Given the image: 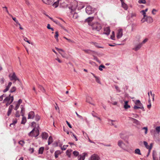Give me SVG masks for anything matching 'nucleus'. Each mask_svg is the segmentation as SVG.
Listing matches in <instances>:
<instances>
[{
    "label": "nucleus",
    "mask_w": 160,
    "mask_h": 160,
    "mask_svg": "<svg viewBox=\"0 0 160 160\" xmlns=\"http://www.w3.org/2000/svg\"><path fill=\"white\" fill-rule=\"evenodd\" d=\"M78 6V2L76 1H73L72 2L70 5V6L68 7V8L70 11L71 12L72 14H73V18L75 19L77 18L78 16L77 13L73 12L76 9Z\"/></svg>",
    "instance_id": "1"
},
{
    "label": "nucleus",
    "mask_w": 160,
    "mask_h": 160,
    "mask_svg": "<svg viewBox=\"0 0 160 160\" xmlns=\"http://www.w3.org/2000/svg\"><path fill=\"white\" fill-rule=\"evenodd\" d=\"M139 38V36L136 37L133 42V45L134 47L132 48V49L136 51L138 50L140 48V41Z\"/></svg>",
    "instance_id": "2"
},
{
    "label": "nucleus",
    "mask_w": 160,
    "mask_h": 160,
    "mask_svg": "<svg viewBox=\"0 0 160 160\" xmlns=\"http://www.w3.org/2000/svg\"><path fill=\"white\" fill-rule=\"evenodd\" d=\"M92 27L93 30L97 31H99L102 28V26L98 22H96L93 25Z\"/></svg>",
    "instance_id": "3"
},
{
    "label": "nucleus",
    "mask_w": 160,
    "mask_h": 160,
    "mask_svg": "<svg viewBox=\"0 0 160 160\" xmlns=\"http://www.w3.org/2000/svg\"><path fill=\"white\" fill-rule=\"evenodd\" d=\"M153 20L151 16H147L144 18H142L141 20V22L142 23L146 21L148 23H151L153 22Z\"/></svg>",
    "instance_id": "4"
},
{
    "label": "nucleus",
    "mask_w": 160,
    "mask_h": 160,
    "mask_svg": "<svg viewBox=\"0 0 160 160\" xmlns=\"http://www.w3.org/2000/svg\"><path fill=\"white\" fill-rule=\"evenodd\" d=\"M143 144L145 147L148 149V154L147 155V156H148L149 154L150 151L152 148V143H151L150 144V146H149L148 145V143L146 141L143 142Z\"/></svg>",
    "instance_id": "5"
},
{
    "label": "nucleus",
    "mask_w": 160,
    "mask_h": 160,
    "mask_svg": "<svg viewBox=\"0 0 160 160\" xmlns=\"http://www.w3.org/2000/svg\"><path fill=\"white\" fill-rule=\"evenodd\" d=\"M86 12L88 14L90 15L94 13V11L91 6H89L86 8Z\"/></svg>",
    "instance_id": "6"
},
{
    "label": "nucleus",
    "mask_w": 160,
    "mask_h": 160,
    "mask_svg": "<svg viewBox=\"0 0 160 160\" xmlns=\"http://www.w3.org/2000/svg\"><path fill=\"white\" fill-rule=\"evenodd\" d=\"M12 99L13 101L14 100L13 97V96H11L10 94L9 96L6 97L3 100V103H5L6 102H11Z\"/></svg>",
    "instance_id": "7"
},
{
    "label": "nucleus",
    "mask_w": 160,
    "mask_h": 160,
    "mask_svg": "<svg viewBox=\"0 0 160 160\" xmlns=\"http://www.w3.org/2000/svg\"><path fill=\"white\" fill-rule=\"evenodd\" d=\"M118 145L122 149L128 151V150L125 149V144L122 140H119L118 141Z\"/></svg>",
    "instance_id": "8"
},
{
    "label": "nucleus",
    "mask_w": 160,
    "mask_h": 160,
    "mask_svg": "<svg viewBox=\"0 0 160 160\" xmlns=\"http://www.w3.org/2000/svg\"><path fill=\"white\" fill-rule=\"evenodd\" d=\"M126 133V132L125 131H123L121 132L119 134L120 138L124 140L126 139L127 138Z\"/></svg>",
    "instance_id": "9"
},
{
    "label": "nucleus",
    "mask_w": 160,
    "mask_h": 160,
    "mask_svg": "<svg viewBox=\"0 0 160 160\" xmlns=\"http://www.w3.org/2000/svg\"><path fill=\"white\" fill-rule=\"evenodd\" d=\"M103 29L104 32L103 33V34H106L108 36L110 34V30L109 27H104Z\"/></svg>",
    "instance_id": "10"
},
{
    "label": "nucleus",
    "mask_w": 160,
    "mask_h": 160,
    "mask_svg": "<svg viewBox=\"0 0 160 160\" xmlns=\"http://www.w3.org/2000/svg\"><path fill=\"white\" fill-rule=\"evenodd\" d=\"M9 77H10V79L11 80H14L15 81H16L17 80L19 81L18 78L17 77V76L15 75V72H13L12 75L11 76V75H9Z\"/></svg>",
    "instance_id": "11"
},
{
    "label": "nucleus",
    "mask_w": 160,
    "mask_h": 160,
    "mask_svg": "<svg viewBox=\"0 0 160 160\" xmlns=\"http://www.w3.org/2000/svg\"><path fill=\"white\" fill-rule=\"evenodd\" d=\"M122 29H118L117 35V38L118 39L121 38L122 36Z\"/></svg>",
    "instance_id": "12"
},
{
    "label": "nucleus",
    "mask_w": 160,
    "mask_h": 160,
    "mask_svg": "<svg viewBox=\"0 0 160 160\" xmlns=\"http://www.w3.org/2000/svg\"><path fill=\"white\" fill-rule=\"evenodd\" d=\"M99 159L98 156L95 154L92 155L90 158V160H99Z\"/></svg>",
    "instance_id": "13"
},
{
    "label": "nucleus",
    "mask_w": 160,
    "mask_h": 160,
    "mask_svg": "<svg viewBox=\"0 0 160 160\" xmlns=\"http://www.w3.org/2000/svg\"><path fill=\"white\" fill-rule=\"evenodd\" d=\"M35 116V114L34 112L31 111L28 114V118L33 119Z\"/></svg>",
    "instance_id": "14"
},
{
    "label": "nucleus",
    "mask_w": 160,
    "mask_h": 160,
    "mask_svg": "<svg viewBox=\"0 0 160 160\" xmlns=\"http://www.w3.org/2000/svg\"><path fill=\"white\" fill-rule=\"evenodd\" d=\"M42 1L47 4H52L54 2V0H42Z\"/></svg>",
    "instance_id": "15"
},
{
    "label": "nucleus",
    "mask_w": 160,
    "mask_h": 160,
    "mask_svg": "<svg viewBox=\"0 0 160 160\" xmlns=\"http://www.w3.org/2000/svg\"><path fill=\"white\" fill-rule=\"evenodd\" d=\"M36 123L34 122H33L32 123V126L34 128L28 134V135L29 136H31V134L32 133H33V132L35 130V127H36Z\"/></svg>",
    "instance_id": "16"
},
{
    "label": "nucleus",
    "mask_w": 160,
    "mask_h": 160,
    "mask_svg": "<svg viewBox=\"0 0 160 160\" xmlns=\"http://www.w3.org/2000/svg\"><path fill=\"white\" fill-rule=\"evenodd\" d=\"M87 153H83L82 154V155H80L78 156V160H84L85 158V156L87 155Z\"/></svg>",
    "instance_id": "17"
},
{
    "label": "nucleus",
    "mask_w": 160,
    "mask_h": 160,
    "mask_svg": "<svg viewBox=\"0 0 160 160\" xmlns=\"http://www.w3.org/2000/svg\"><path fill=\"white\" fill-rule=\"evenodd\" d=\"M107 120L108 124L112 126H114V122H117L116 120H112L109 118H108Z\"/></svg>",
    "instance_id": "18"
},
{
    "label": "nucleus",
    "mask_w": 160,
    "mask_h": 160,
    "mask_svg": "<svg viewBox=\"0 0 160 160\" xmlns=\"http://www.w3.org/2000/svg\"><path fill=\"white\" fill-rule=\"evenodd\" d=\"M13 106L12 105H10L9 106L7 112L8 116L10 115L12 111V109L13 108Z\"/></svg>",
    "instance_id": "19"
},
{
    "label": "nucleus",
    "mask_w": 160,
    "mask_h": 160,
    "mask_svg": "<svg viewBox=\"0 0 160 160\" xmlns=\"http://www.w3.org/2000/svg\"><path fill=\"white\" fill-rule=\"evenodd\" d=\"M38 128L39 126L38 125V126L37 128H36V127H35V128L34 131H35V133H36V135L34 136V137L35 138H36L37 137H38L39 134Z\"/></svg>",
    "instance_id": "20"
},
{
    "label": "nucleus",
    "mask_w": 160,
    "mask_h": 160,
    "mask_svg": "<svg viewBox=\"0 0 160 160\" xmlns=\"http://www.w3.org/2000/svg\"><path fill=\"white\" fill-rule=\"evenodd\" d=\"M42 137L43 139H47L48 137V134L47 133L44 132L42 133Z\"/></svg>",
    "instance_id": "21"
},
{
    "label": "nucleus",
    "mask_w": 160,
    "mask_h": 160,
    "mask_svg": "<svg viewBox=\"0 0 160 160\" xmlns=\"http://www.w3.org/2000/svg\"><path fill=\"white\" fill-rule=\"evenodd\" d=\"M128 101H127L125 102L124 108L125 109H127L130 107V106L128 104Z\"/></svg>",
    "instance_id": "22"
},
{
    "label": "nucleus",
    "mask_w": 160,
    "mask_h": 160,
    "mask_svg": "<svg viewBox=\"0 0 160 160\" xmlns=\"http://www.w3.org/2000/svg\"><path fill=\"white\" fill-rule=\"evenodd\" d=\"M130 120L133 122V123L136 124L137 125L139 124V121L134 118H131Z\"/></svg>",
    "instance_id": "23"
},
{
    "label": "nucleus",
    "mask_w": 160,
    "mask_h": 160,
    "mask_svg": "<svg viewBox=\"0 0 160 160\" xmlns=\"http://www.w3.org/2000/svg\"><path fill=\"white\" fill-rule=\"evenodd\" d=\"M122 6L125 10H127L128 9V5L124 2L122 3Z\"/></svg>",
    "instance_id": "24"
},
{
    "label": "nucleus",
    "mask_w": 160,
    "mask_h": 160,
    "mask_svg": "<svg viewBox=\"0 0 160 160\" xmlns=\"http://www.w3.org/2000/svg\"><path fill=\"white\" fill-rule=\"evenodd\" d=\"M93 19V17H89L86 19L85 20V21L88 22V23L92 21Z\"/></svg>",
    "instance_id": "25"
},
{
    "label": "nucleus",
    "mask_w": 160,
    "mask_h": 160,
    "mask_svg": "<svg viewBox=\"0 0 160 160\" xmlns=\"http://www.w3.org/2000/svg\"><path fill=\"white\" fill-rule=\"evenodd\" d=\"M92 99V98L89 96H88L86 98V102H87L88 103H90V104H92L93 105H94L92 103L90 102V100Z\"/></svg>",
    "instance_id": "26"
},
{
    "label": "nucleus",
    "mask_w": 160,
    "mask_h": 160,
    "mask_svg": "<svg viewBox=\"0 0 160 160\" xmlns=\"http://www.w3.org/2000/svg\"><path fill=\"white\" fill-rule=\"evenodd\" d=\"M44 149V148L43 147H41L38 150V153L40 154H42Z\"/></svg>",
    "instance_id": "27"
},
{
    "label": "nucleus",
    "mask_w": 160,
    "mask_h": 160,
    "mask_svg": "<svg viewBox=\"0 0 160 160\" xmlns=\"http://www.w3.org/2000/svg\"><path fill=\"white\" fill-rule=\"evenodd\" d=\"M27 121L26 118V117H23L22 118L21 121V123L22 124H25Z\"/></svg>",
    "instance_id": "28"
},
{
    "label": "nucleus",
    "mask_w": 160,
    "mask_h": 160,
    "mask_svg": "<svg viewBox=\"0 0 160 160\" xmlns=\"http://www.w3.org/2000/svg\"><path fill=\"white\" fill-rule=\"evenodd\" d=\"M52 138L51 136H50L48 140V144L49 145L52 142Z\"/></svg>",
    "instance_id": "29"
},
{
    "label": "nucleus",
    "mask_w": 160,
    "mask_h": 160,
    "mask_svg": "<svg viewBox=\"0 0 160 160\" xmlns=\"http://www.w3.org/2000/svg\"><path fill=\"white\" fill-rule=\"evenodd\" d=\"M158 11V9H153L152 11V13L153 15H155L156 14V12Z\"/></svg>",
    "instance_id": "30"
},
{
    "label": "nucleus",
    "mask_w": 160,
    "mask_h": 160,
    "mask_svg": "<svg viewBox=\"0 0 160 160\" xmlns=\"http://www.w3.org/2000/svg\"><path fill=\"white\" fill-rule=\"evenodd\" d=\"M59 0H58L56 2H55L53 4V6L55 8L57 7L58 5Z\"/></svg>",
    "instance_id": "31"
},
{
    "label": "nucleus",
    "mask_w": 160,
    "mask_h": 160,
    "mask_svg": "<svg viewBox=\"0 0 160 160\" xmlns=\"http://www.w3.org/2000/svg\"><path fill=\"white\" fill-rule=\"evenodd\" d=\"M20 108H21V115L23 116H24V113H23L22 112L23 111H24V108L23 107V106L22 105H21V106Z\"/></svg>",
    "instance_id": "32"
},
{
    "label": "nucleus",
    "mask_w": 160,
    "mask_h": 160,
    "mask_svg": "<svg viewBox=\"0 0 160 160\" xmlns=\"http://www.w3.org/2000/svg\"><path fill=\"white\" fill-rule=\"evenodd\" d=\"M141 13H142V14L143 15V18H144L147 16L146 15V12L144 11V10L141 11Z\"/></svg>",
    "instance_id": "33"
},
{
    "label": "nucleus",
    "mask_w": 160,
    "mask_h": 160,
    "mask_svg": "<svg viewBox=\"0 0 160 160\" xmlns=\"http://www.w3.org/2000/svg\"><path fill=\"white\" fill-rule=\"evenodd\" d=\"M70 134L72 136H73L74 138L76 141H77L78 140L77 137L73 133H72V132H70Z\"/></svg>",
    "instance_id": "34"
},
{
    "label": "nucleus",
    "mask_w": 160,
    "mask_h": 160,
    "mask_svg": "<svg viewBox=\"0 0 160 160\" xmlns=\"http://www.w3.org/2000/svg\"><path fill=\"white\" fill-rule=\"evenodd\" d=\"M72 150H67L66 152V154L69 157L70 156L71 153L72 152Z\"/></svg>",
    "instance_id": "35"
},
{
    "label": "nucleus",
    "mask_w": 160,
    "mask_h": 160,
    "mask_svg": "<svg viewBox=\"0 0 160 160\" xmlns=\"http://www.w3.org/2000/svg\"><path fill=\"white\" fill-rule=\"evenodd\" d=\"M102 68H105V66H104V65H101L99 66L98 69L100 71H102L103 70Z\"/></svg>",
    "instance_id": "36"
},
{
    "label": "nucleus",
    "mask_w": 160,
    "mask_h": 160,
    "mask_svg": "<svg viewBox=\"0 0 160 160\" xmlns=\"http://www.w3.org/2000/svg\"><path fill=\"white\" fill-rule=\"evenodd\" d=\"M55 34V38L56 40L58 41V31L56 32Z\"/></svg>",
    "instance_id": "37"
},
{
    "label": "nucleus",
    "mask_w": 160,
    "mask_h": 160,
    "mask_svg": "<svg viewBox=\"0 0 160 160\" xmlns=\"http://www.w3.org/2000/svg\"><path fill=\"white\" fill-rule=\"evenodd\" d=\"M63 38L67 40L68 42L70 43H74V41L73 40H71L70 39H68L66 37H64Z\"/></svg>",
    "instance_id": "38"
},
{
    "label": "nucleus",
    "mask_w": 160,
    "mask_h": 160,
    "mask_svg": "<svg viewBox=\"0 0 160 160\" xmlns=\"http://www.w3.org/2000/svg\"><path fill=\"white\" fill-rule=\"evenodd\" d=\"M16 88L15 87H13L10 89V92L11 93L14 92L16 91Z\"/></svg>",
    "instance_id": "39"
},
{
    "label": "nucleus",
    "mask_w": 160,
    "mask_h": 160,
    "mask_svg": "<svg viewBox=\"0 0 160 160\" xmlns=\"http://www.w3.org/2000/svg\"><path fill=\"white\" fill-rule=\"evenodd\" d=\"M157 133H159L160 132V126H157L155 128Z\"/></svg>",
    "instance_id": "40"
},
{
    "label": "nucleus",
    "mask_w": 160,
    "mask_h": 160,
    "mask_svg": "<svg viewBox=\"0 0 160 160\" xmlns=\"http://www.w3.org/2000/svg\"><path fill=\"white\" fill-rule=\"evenodd\" d=\"M135 153L140 155V150L139 149H136L135 150Z\"/></svg>",
    "instance_id": "41"
},
{
    "label": "nucleus",
    "mask_w": 160,
    "mask_h": 160,
    "mask_svg": "<svg viewBox=\"0 0 160 160\" xmlns=\"http://www.w3.org/2000/svg\"><path fill=\"white\" fill-rule=\"evenodd\" d=\"M142 130L144 131V133L145 134H147L148 131V128L147 127H145L142 128Z\"/></svg>",
    "instance_id": "42"
},
{
    "label": "nucleus",
    "mask_w": 160,
    "mask_h": 160,
    "mask_svg": "<svg viewBox=\"0 0 160 160\" xmlns=\"http://www.w3.org/2000/svg\"><path fill=\"white\" fill-rule=\"evenodd\" d=\"M94 45L96 47L98 48H103V47L102 46H99L98 45V43L96 42L95 43H94Z\"/></svg>",
    "instance_id": "43"
},
{
    "label": "nucleus",
    "mask_w": 160,
    "mask_h": 160,
    "mask_svg": "<svg viewBox=\"0 0 160 160\" xmlns=\"http://www.w3.org/2000/svg\"><path fill=\"white\" fill-rule=\"evenodd\" d=\"M38 88L42 92H45V90L44 88L42 86L39 85L38 87Z\"/></svg>",
    "instance_id": "44"
},
{
    "label": "nucleus",
    "mask_w": 160,
    "mask_h": 160,
    "mask_svg": "<svg viewBox=\"0 0 160 160\" xmlns=\"http://www.w3.org/2000/svg\"><path fill=\"white\" fill-rule=\"evenodd\" d=\"M40 119V117L38 115H37L35 117V120L36 121H38Z\"/></svg>",
    "instance_id": "45"
},
{
    "label": "nucleus",
    "mask_w": 160,
    "mask_h": 160,
    "mask_svg": "<svg viewBox=\"0 0 160 160\" xmlns=\"http://www.w3.org/2000/svg\"><path fill=\"white\" fill-rule=\"evenodd\" d=\"M17 120L16 119L15 120H13L12 123L10 124V126H11L12 125H15V124L17 123Z\"/></svg>",
    "instance_id": "46"
},
{
    "label": "nucleus",
    "mask_w": 160,
    "mask_h": 160,
    "mask_svg": "<svg viewBox=\"0 0 160 160\" xmlns=\"http://www.w3.org/2000/svg\"><path fill=\"white\" fill-rule=\"evenodd\" d=\"M95 80L98 83L101 84V82L100 81L99 78L98 77H95Z\"/></svg>",
    "instance_id": "47"
},
{
    "label": "nucleus",
    "mask_w": 160,
    "mask_h": 160,
    "mask_svg": "<svg viewBox=\"0 0 160 160\" xmlns=\"http://www.w3.org/2000/svg\"><path fill=\"white\" fill-rule=\"evenodd\" d=\"M83 50L86 53H90L91 50L89 49H83Z\"/></svg>",
    "instance_id": "48"
},
{
    "label": "nucleus",
    "mask_w": 160,
    "mask_h": 160,
    "mask_svg": "<svg viewBox=\"0 0 160 160\" xmlns=\"http://www.w3.org/2000/svg\"><path fill=\"white\" fill-rule=\"evenodd\" d=\"M10 87L8 85L6 87V88L3 91L4 92H7L9 89Z\"/></svg>",
    "instance_id": "49"
},
{
    "label": "nucleus",
    "mask_w": 160,
    "mask_h": 160,
    "mask_svg": "<svg viewBox=\"0 0 160 160\" xmlns=\"http://www.w3.org/2000/svg\"><path fill=\"white\" fill-rule=\"evenodd\" d=\"M19 144L21 145L22 146H23L25 143V142L24 141L21 140L18 142Z\"/></svg>",
    "instance_id": "50"
},
{
    "label": "nucleus",
    "mask_w": 160,
    "mask_h": 160,
    "mask_svg": "<svg viewBox=\"0 0 160 160\" xmlns=\"http://www.w3.org/2000/svg\"><path fill=\"white\" fill-rule=\"evenodd\" d=\"M148 41V39L147 38L145 39L141 43V46L143 44L145 43L147 41Z\"/></svg>",
    "instance_id": "51"
},
{
    "label": "nucleus",
    "mask_w": 160,
    "mask_h": 160,
    "mask_svg": "<svg viewBox=\"0 0 160 160\" xmlns=\"http://www.w3.org/2000/svg\"><path fill=\"white\" fill-rule=\"evenodd\" d=\"M73 154L74 155V156H78V155L79 152L78 151H74L73 152Z\"/></svg>",
    "instance_id": "52"
},
{
    "label": "nucleus",
    "mask_w": 160,
    "mask_h": 160,
    "mask_svg": "<svg viewBox=\"0 0 160 160\" xmlns=\"http://www.w3.org/2000/svg\"><path fill=\"white\" fill-rule=\"evenodd\" d=\"M20 116L19 111H17L15 114L16 117L18 118L20 117Z\"/></svg>",
    "instance_id": "53"
},
{
    "label": "nucleus",
    "mask_w": 160,
    "mask_h": 160,
    "mask_svg": "<svg viewBox=\"0 0 160 160\" xmlns=\"http://www.w3.org/2000/svg\"><path fill=\"white\" fill-rule=\"evenodd\" d=\"M75 113L76 114L77 117L79 118H80V119H83V117L82 116L79 115L78 113L77 112H75Z\"/></svg>",
    "instance_id": "54"
},
{
    "label": "nucleus",
    "mask_w": 160,
    "mask_h": 160,
    "mask_svg": "<svg viewBox=\"0 0 160 160\" xmlns=\"http://www.w3.org/2000/svg\"><path fill=\"white\" fill-rule=\"evenodd\" d=\"M68 146V145H63V146L61 148L62 150H65L66 149L67 147Z\"/></svg>",
    "instance_id": "55"
},
{
    "label": "nucleus",
    "mask_w": 160,
    "mask_h": 160,
    "mask_svg": "<svg viewBox=\"0 0 160 160\" xmlns=\"http://www.w3.org/2000/svg\"><path fill=\"white\" fill-rule=\"evenodd\" d=\"M115 88L116 89L117 91L118 92H120V89L119 87L117 85L115 86Z\"/></svg>",
    "instance_id": "56"
},
{
    "label": "nucleus",
    "mask_w": 160,
    "mask_h": 160,
    "mask_svg": "<svg viewBox=\"0 0 160 160\" xmlns=\"http://www.w3.org/2000/svg\"><path fill=\"white\" fill-rule=\"evenodd\" d=\"M11 16L12 17V19L16 22V23H18V21L17 20H16V18L15 17H13L11 15Z\"/></svg>",
    "instance_id": "57"
},
{
    "label": "nucleus",
    "mask_w": 160,
    "mask_h": 160,
    "mask_svg": "<svg viewBox=\"0 0 160 160\" xmlns=\"http://www.w3.org/2000/svg\"><path fill=\"white\" fill-rule=\"evenodd\" d=\"M19 106L20 105L17 104L16 107L14 108V110H17V109L18 108Z\"/></svg>",
    "instance_id": "58"
},
{
    "label": "nucleus",
    "mask_w": 160,
    "mask_h": 160,
    "mask_svg": "<svg viewBox=\"0 0 160 160\" xmlns=\"http://www.w3.org/2000/svg\"><path fill=\"white\" fill-rule=\"evenodd\" d=\"M59 53L61 55L62 57L65 58L66 57V55L65 53H62L60 52H59Z\"/></svg>",
    "instance_id": "59"
},
{
    "label": "nucleus",
    "mask_w": 160,
    "mask_h": 160,
    "mask_svg": "<svg viewBox=\"0 0 160 160\" xmlns=\"http://www.w3.org/2000/svg\"><path fill=\"white\" fill-rule=\"evenodd\" d=\"M157 37L159 39H160V30L157 35Z\"/></svg>",
    "instance_id": "60"
},
{
    "label": "nucleus",
    "mask_w": 160,
    "mask_h": 160,
    "mask_svg": "<svg viewBox=\"0 0 160 160\" xmlns=\"http://www.w3.org/2000/svg\"><path fill=\"white\" fill-rule=\"evenodd\" d=\"M12 102H13V100H12V99L11 102H6V106L7 107L10 104H11Z\"/></svg>",
    "instance_id": "61"
},
{
    "label": "nucleus",
    "mask_w": 160,
    "mask_h": 160,
    "mask_svg": "<svg viewBox=\"0 0 160 160\" xmlns=\"http://www.w3.org/2000/svg\"><path fill=\"white\" fill-rule=\"evenodd\" d=\"M66 122H67V125H68V127L70 128H72V126L69 123V122H68V121H66Z\"/></svg>",
    "instance_id": "62"
},
{
    "label": "nucleus",
    "mask_w": 160,
    "mask_h": 160,
    "mask_svg": "<svg viewBox=\"0 0 160 160\" xmlns=\"http://www.w3.org/2000/svg\"><path fill=\"white\" fill-rule=\"evenodd\" d=\"M146 0H141V3L146 4Z\"/></svg>",
    "instance_id": "63"
},
{
    "label": "nucleus",
    "mask_w": 160,
    "mask_h": 160,
    "mask_svg": "<svg viewBox=\"0 0 160 160\" xmlns=\"http://www.w3.org/2000/svg\"><path fill=\"white\" fill-rule=\"evenodd\" d=\"M22 102V100L21 99H19L18 102L17 104L20 105V104Z\"/></svg>",
    "instance_id": "64"
}]
</instances>
